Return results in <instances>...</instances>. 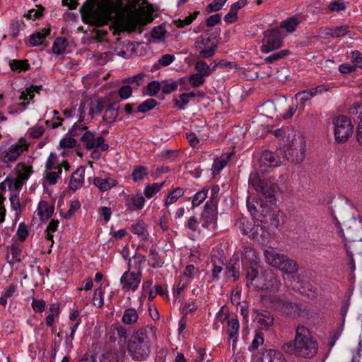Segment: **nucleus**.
<instances>
[{"mask_svg":"<svg viewBox=\"0 0 362 362\" xmlns=\"http://www.w3.org/2000/svg\"><path fill=\"white\" fill-rule=\"evenodd\" d=\"M80 12L83 22L96 26L107 24L115 14L114 25L119 32L132 33L138 25H146L152 21V18L147 19L136 11H124L123 0H107L104 4L92 0L84 4Z\"/></svg>","mask_w":362,"mask_h":362,"instance_id":"nucleus-1","label":"nucleus"},{"mask_svg":"<svg viewBox=\"0 0 362 362\" xmlns=\"http://www.w3.org/2000/svg\"><path fill=\"white\" fill-rule=\"evenodd\" d=\"M156 328L146 325L134 329L127 344V352L132 360L144 361L151 353L156 337Z\"/></svg>","mask_w":362,"mask_h":362,"instance_id":"nucleus-2","label":"nucleus"},{"mask_svg":"<svg viewBox=\"0 0 362 362\" xmlns=\"http://www.w3.org/2000/svg\"><path fill=\"white\" fill-rule=\"evenodd\" d=\"M282 349L295 356L312 358L317 353L318 343L308 327L298 325L296 327L294 339L284 344Z\"/></svg>","mask_w":362,"mask_h":362,"instance_id":"nucleus-3","label":"nucleus"},{"mask_svg":"<svg viewBox=\"0 0 362 362\" xmlns=\"http://www.w3.org/2000/svg\"><path fill=\"white\" fill-rule=\"evenodd\" d=\"M264 254L267 263L286 274H294L298 270L295 260L286 255L278 253L273 247L265 250Z\"/></svg>","mask_w":362,"mask_h":362,"instance_id":"nucleus-4","label":"nucleus"},{"mask_svg":"<svg viewBox=\"0 0 362 362\" xmlns=\"http://www.w3.org/2000/svg\"><path fill=\"white\" fill-rule=\"evenodd\" d=\"M306 144L302 136H294L291 142L284 151H281L283 157L293 163H302L305 157Z\"/></svg>","mask_w":362,"mask_h":362,"instance_id":"nucleus-5","label":"nucleus"},{"mask_svg":"<svg viewBox=\"0 0 362 362\" xmlns=\"http://www.w3.org/2000/svg\"><path fill=\"white\" fill-rule=\"evenodd\" d=\"M334 134L337 143L346 142L352 135L354 125L351 119L344 115H339L333 119Z\"/></svg>","mask_w":362,"mask_h":362,"instance_id":"nucleus-6","label":"nucleus"},{"mask_svg":"<svg viewBox=\"0 0 362 362\" xmlns=\"http://www.w3.org/2000/svg\"><path fill=\"white\" fill-rule=\"evenodd\" d=\"M249 184L255 189L261 193L264 198L272 199L274 197L278 186L272 182L263 181L257 173H251L249 179Z\"/></svg>","mask_w":362,"mask_h":362,"instance_id":"nucleus-7","label":"nucleus"},{"mask_svg":"<svg viewBox=\"0 0 362 362\" xmlns=\"http://www.w3.org/2000/svg\"><path fill=\"white\" fill-rule=\"evenodd\" d=\"M29 144L24 138H21L17 143L12 145L7 151L1 152V160L5 163H13L25 151L28 149Z\"/></svg>","mask_w":362,"mask_h":362,"instance_id":"nucleus-8","label":"nucleus"},{"mask_svg":"<svg viewBox=\"0 0 362 362\" xmlns=\"http://www.w3.org/2000/svg\"><path fill=\"white\" fill-rule=\"evenodd\" d=\"M281 281L271 271L264 272L262 276L257 279L255 284L256 290H265L272 292H277L281 287Z\"/></svg>","mask_w":362,"mask_h":362,"instance_id":"nucleus-9","label":"nucleus"},{"mask_svg":"<svg viewBox=\"0 0 362 362\" xmlns=\"http://www.w3.org/2000/svg\"><path fill=\"white\" fill-rule=\"evenodd\" d=\"M264 37L263 45L261 46V51L263 53L271 52L283 45V38L279 29L267 31Z\"/></svg>","mask_w":362,"mask_h":362,"instance_id":"nucleus-10","label":"nucleus"},{"mask_svg":"<svg viewBox=\"0 0 362 362\" xmlns=\"http://www.w3.org/2000/svg\"><path fill=\"white\" fill-rule=\"evenodd\" d=\"M195 48L199 52V56L206 59L214 55L217 45L211 42L210 37L201 35L196 40Z\"/></svg>","mask_w":362,"mask_h":362,"instance_id":"nucleus-11","label":"nucleus"},{"mask_svg":"<svg viewBox=\"0 0 362 362\" xmlns=\"http://www.w3.org/2000/svg\"><path fill=\"white\" fill-rule=\"evenodd\" d=\"M141 273L132 272V271H126L120 278V284L122 289L124 291H136L141 283Z\"/></svg>","mask_w":362,"mask_h":362,"instance_id":"nucleus-12","label":"nucleus"},{"mask_svg":"<svg viewBox=\"0 0 362 362\" xmlns=\"http://www.w3.org/2000/svg\"><path fill=\"white\" fill-rule=\"evenodd\" d=\"M81 141L88 150L100 148L101 151H105L109 148V145L105 142L104 137L100 136L95 139L94 132L86 131L81 137Z\"/></svg>","mask_w":362,"mask_h":362,"instance_id":"nucleus-13","label":"nucleus"},{"mask_svg":"<svg viewBox=\"0 0 362 362\" xmlns=\"http://www.w3.org/2000/svg\"><path fill=\"white\" fill-rule=\"evenodd\" d=\"M304 311L305 309L300 304L284 299L279 313L286 317L294 319L300 317Z\"/></svg>","mask_w":362,"mask_h":362,"instance_id":"nucleus-14","label":"nucleus"},{"mask_svg":"<svg viewBox=\"0 0 362 362\" xmlns=\"http://www.w3.org/2000/svg\"><path fill=\"white\" fill-rule=\"evenodd\" d=\"M259 167L262 172L267 171V168H274L281 165V160L276 153L264 151L259 157Z\"/></svg>","mask_w":362,"mask_h":362,"instance_id":"nucleus-15","label":"nucleus"},{"mask_svg":"<svg viewBox=\"0 0 362 362\" xmlns=\"http://www.w3.org/2000/svg\"><path fill=\"white\" fill-rule=\"evenodd\" d=\"M216 219L217 204L206 202L200 217L202 226L204 228H208L209 225L214 223Z\"/></svg>","mask_w":362,"mask_h":362,"instance_id":"nucleus-16","label":"nucleus"},{"mask_svg":"<svg viewBox=\"0 0 362 362\" xmlns=\"http://www.w3.org/2000/svg\"><path fill=\"white\" fill-rule=\"evenodd\" d=\"M269 233L266 230L260 221H257V223H255L250 229L249 238L259 243H266L269 240Z\"/></svg>","mask_w":362,"mask_h":362,"instance_id":"nucleus-17","label":"nucleus"},{"mask_svg":"<svg viewBox=\"0 0 362 362\" xmlns=\"http://www.w3.org/2000/svg\"><path fill=\"white\" fill-rule=\"evenodd\" d=\"M228 334L230 339H232L233 349H235L239 335L240 324L236 317H230L227 320Z\"/></svg>","mask_w":362,"mask_h":362,"instance_id":"nucleus-18","label":"nucleus"},{"mask_svg":"<svg viewBox=\"0 0 362 362\" xmlns=\"http://www.w3.org/2000/svg\"><path fill=\"white\" fill-rule=\"evenodd\" d=\"M259 360L261 362H286L282 353L274 349L262 351Z\"/></svg>","mask_w":362,"mask_h":362,"instance_id":"nucleus-19","label":"nucleus"},{"mask_svg":"<svg viewBox=\"0 0 362 362\" xmlns=\"http://www.w3.org/2000/svg\"><path fill=\"white\" fill-rule=\"evenodd\" d=\"M84 167H78L71 175L69 184V188L74 191L80 188L84 182Z\"/></svg>","mask_w":362,"mask_h":362,"instance_id":"nucleus-20","label":"nucleus"},{"mask_svg":"<svg viewBox=\"0 0 362 362\" xmlns=\"http://www.w3.org/2000/svg\"><path fill=\"white\" fill-rule=\"evenodd\" d=\"M284 299L279 296L265 295L262 296L261 301L264 306L279 312Z\"/></svg>","mask_w":362,"mask_h":362,"instance_id":"nucleus-21","label":"nucleus"},{"mask_svg":"<svg viewBox=\"0 0 362 362\" xmlns=\"http://www.w3.org/2000/svg\"><path fill=\"white\" fill-rule=\"evenodd\" d=\"M146 262V257L140 253H135V255L129 259L128 261V271L132 272H139L142 274V264Z\"/></svg>","mask_w":362,"mask_h":362,"instance_id":"nucleus-22","label":"nucleus"},{"mask_svg":"<svg viewBox=\"0 0 362 362\" xmlns=\"http://www.w3.org/2000/svg\"><path fill=\"white\" fill-rule=\"evenodd\" d=\"M54 211V204H49L47 202H40L37 206V214L42 221H48Z\"/></svg>","mask_w":362,"mask_h":362,"instance_id":"nucleus-23","label":"nucleus"},{"mask_svg":"<svg viewBox=\"0 0 362 362\" xmlns=\"http://www.w3.org/2000/svg\"><path fill=\"white\" fill-rule=\"evenodd\" d=\"M119 108V105L118 102H112L109 103L105 110L103 119L110 124L115 123L118 116Z\"/></svg>","mask_w":362,"mask_h":362,"instance_id":"nucleus-24","label":"nucleus"},{"mask_svg":"<svg viewBox=\"0 0 362 362\" xmlns=\"http://www.w3.org/2000/svg\"><path fill=\"white\" fill-rule=\"evenodd\" d=\"M247 0H239L230 6L229 12L224 16V21L227 23H233L238 20V11L244 7Z\"/></svg>","mask_w":362,"mask_h":362,"instance_id":"nucleus-25","label":"nucleus"},{"mask_svg":"<svg viewBox=\"0 0 362 362\" xmlns=\"http://www.w3.org/2000/svg\"><path fill=\"white\" fill-rule=\"evenodd\" d=\"M8 248L11 254V258L10 259L9 255H6L7 262L11 265L16 262H20L21 261L23 245L18 243H13Z\"/></svg>","mask_w":362,"mask_h":362,"instance_id":"nucleus-26","label":"nucleus"},{"mask_svg":"<svg viewBox=\"0 0 362 362\" xmlns=\"http://www.w3.org/2000/svg\"><path fill=\"white\" fill-rule=\"evenodd\" d=\"M145 203V198L140 194H136L126 199V206L131 211L141 210Z\"/></svg>","mask_w":362,"mask_h":362,"instance_id":"nucleus-27","label":"nucleus"},{"mask_svg":"<svg viewBox=\"0 0 362 362\" xmlns=\"http://www.w3.org/2000/svg\"><path fill=\"white\" fill-rule=\"evenodd\" d=\"M93 184L98 187L100 191L106 192L116 186L117 185V182L110 177H107L106 178L95 177L93 179Z\"/></svg>","mask_w":362,"mask_h":362,"instance_id":"nucleus-28","label":"nucleus"},{"mask_svg":"<svg viewBox=\"0 0 362 362\" xmlns=\"http://www.w3.org/2000/svg\"><path fill=\"white\" fill-rule=\"evenodd\" d=\"M130 230L134 235H136L138 238L143 241L148 239V232L146 228V225L143 221H139L135 224L132 225Z\"/></svg>","mask_w":362,"mask_h":362,"instance_id":"nucleus-29","label":"nucleus"},{"mask_svg":"<svg viewBox=\"0 0 362 362\" xmlns=\"http://www.w3.org/2000/svg\"><path fill=\"white\" fill-rule=\"evenodd\" d=\"M257 320L261 329H268L273 325L274 318L269 312L264 311L257 314Z\"/></svg>","mask_w":362,"mask_h":362,"instance_id":"nucleus-30","label":"nucleus"},{"mask_svg":"<svg viewBox=\"0 0 362 362\" xmlns=\"http://www.w3.org/2000/svg\"><path fill=\"white\" fill-rule=\"evenodd\" d=\"M50 34L49 28H44L41 31L36 32L30 35V45L36 47L43 43L45 37Z\"/></svg>","mask_w":362,"mask_h":362,"instance_id":"nucleus-31","label":"nucleus"},{"mask_svg":"<svg viewBox=\"0 0 362 362\" xmlns=\"http://www.w3.org/2000/svg\"><path fill=\"white\" fill-rule=\"evenodd\" d=\"M243 258L252 264H257L259 262V257L256 250L250 246H245L243 249Z\"/></svg>","mask_w":362,"mask_h":362,"instance_id":"nucleus-32","label":"nucleus"},{"mask_svg":"<svg viewBox=\"0 0 362 362\" xmlns=\"http://www.w3.org/2000/svg\"><path fill=\"white\" fill-rule=\"evenodd\" d=\"M139 314L136 309L129 308L124 311L122 322L127 325H132L138 322Z\"/></svg>","mask_w":362,"mask_h":362,"instance_id":"nucleus-33","label":"nucleus"},{"mask_svg":"<svg viewBox=\"0 0 362 362\" xmlns=\"http://www.w3.org/2000/svg\"><path fill=\"white\" fill-rule=\"evenodd\" d=\"M230 158V155H222L221 156L214 159L212 165V174L218 175L225 168Z\"/></svg>","mask_w":362,"mask_h":362,"instance_id":"nucleus-34","label":"nucleus"},{"mask_svg":"<svg viewBox=\"0 0 362 362\" xmlns=\"http://www.w3.org/2000/svg\"><path fill=\"white\" fill-rule=\"evenodd\" d=\"M185 190L181 187H176L170 192L165 199L164 206L168 207L175 203L177 199L184 195Z\"/></svg>","mask_w":362,"mask_h":362,"instance_id":"nucleus-35","label":"nucleus"},{"mask_svg":"<svg viewBox=\"0 0 362 362\" xmlns=\"http://www.w3.org/2000/svg\"><path fill=\"white\" fill-rule=\"evenodd\" d=\"M258 276L259 272L254 267H250L247 269L246 274L247 287H252L255 289V284L257 283V279L259 278Z\"/></svg>","mask_w":362,"mask_h":362,"instance_id":"nucleus-36","label":"nucleus"},{"mask_svg":"<svg viewBox=\"0 0 362 362\" xmlns=\"http://www.w3.org/2000/svg\"><path fill=\"white\" fill-rule=\"evenodd\" d=\"M314 95L311 89L304 90L297 93L295 95L296 100L298 101V105L303 108L306 102L314 98Z\"/></svg>","mask_w":362,"mask_h":362,"instance_id":"nucleus-37","label":"nucleus"},{"mask_svg":"<svg viewBox=\"0 0 362 362\" xmlns=\"http://www.w3.org/2000/svg\"><path fill=\"white\" fill-rule=\"evenodd\" d=\"M348 25H341L335 28H327L325 34L332 37H339L345 36L349 33Z\"/></svg>","mask_w":362,"mask_h":362,"instance_id":"nucleus-38","label":"nucleus"},{"mask_svg":"<svg viewBox=\"0 0 362 362\" xmlns=\"http://www.w3.org/2000/svg\"><path fill=\"white\" fill-rule=\"evenodd\" d=\"M216 66V65L214 66V67L211 69L204 61H199L196 62L194 69L197 70V74H199L205 78V76H208L212 74Z\"/></svg>","mask_w":362,"mask_h":362,"instance_id":"nucleus-39","label":"nucleus"},{"mask_svg":"<svg viewBox=\"0 0 362 362\" xmlns=\"http://www.w3.org/2000/svg\"><path fill=\"white\" fill-rule=\"evenodd\" d=\"M145 74L139 73L132 77H127L122 79V83L132 85L134 88H137L144 84Z\"/></svg>","mask_w":362,"mask_h":362,"instance_id":"nucleus-40","label":"nucleus"},{"mask_svg":"<svg viewBox=\"0 0 362 362\" xmlns=\"http://www.w3.org/2000/svg\"><path fill=\"white\" fill-rule=\"evenodd\" d=\"M9 65L13 71L18 72L27 71L30 69V64L28 63V60L27 59H13L10 61Z\"/></svg>","mask_w":362,"mask_h":362,"instance_id":"nucleus-41","label":"nucleus"},{"mask_svg":"<svg viewBox=\"0 0 362 362\" xmlns=\"http://www.w3.org/2000/svg\"><path fill=\"white\" fill-rule=\"evenodd\" d=\"M67 46V40L65 37H57L52 45V52L60 55L63 54Z\"/></svg>","mask_w":362,"mask_h":362,"instance_id":"nucleus-42","label":"nucleus"},{"mask_svg":"<svg viewBox=\"0 0 362 362\" xmlns=\"http://www.w3.org/2000/svg\"><path fill=\"white\" fill-rule=\"evenodd\" d=\"M148 168L143 165H137L134 168L132 173V178L134 182L143 180L148 175Z\"/></svg>","mask_w":362,"mask_h":362,"instance_id":"nucleus-43","label":"nucleus"},{"mask_svg":"<svg viewBox=\"0 0 362 362\" xmlns=\"http://www.w3.org/2000/svg\"><path fill=\"white\" fill-rule=\"evenodd\" d=\"M247 206L248 209V211H250V214L252 216V217L255 219H257V221H260L261 223L263 222V218L267 216V214L269 211L268 209L266 211V214L263 213H259L255 204L253 202H250L249 199L247 201Z\"/></svg>","mask_w":362,"mask_h":362,"instance_id":"nucleus-44","label":"nucleus"},{"mask_svg":"<svg viewBox=\"0 0 362 362\" xmlns=\"http://www.w3.org/2000/svg\"><path fill=\"white\" fill-rule=\"evenodd\" d=\"M165 182L161 183H153L147 185L144 189V195L146 197L150 199L157 192H158L163 187Z\"/></svg>","mask_w":362,"mask_h":362,"instance_id":"nucleus-45","label":"nucleus"},{"mask_svg":"<svg viewBox=\"0 0 362 362\" xmlns=\"http://www.w3.org/2000/svg\"><path fill=\"white\" fill-rule=\"evenodd\" d=\"M57 171L56 172L47 170L45 173V178L49 185H55L60 177V175L62 174V166H57Z\"/></svg>","mask_w":362,"mask_h":362,"instance_id":"nucleus-46","label":"nucleus"},{"mask_svg":"<svg viewBox=\"0 0 362 362\" xmlns=\"http://www.w3.org/2000/svg\"><path fill=\"white\" fill-rule=\"evenodd\" d=\"M158 105V102L154 99H147L140 104L136 110V112L145 113L153 109Z\"/></svg>","mask_w":362,"mask_h":362,"instance_id":"nucleus-47","label":"nucleus"},{"mask_svg":"<svg viewBox=\"0 0 362 362\" xmlns=\"http://www.w3.org/2000/svg\"><path fill=\"white\" fill-rule=\"evenodd\" d=\"M84 116H80L79 119L76 122L71 129L69 131L71 135L74 136H78L83 130L87 129V127L84 124Z\"/></svg>","mask_w":362,"mask_h":362,"instance_id":"nucleus-48","label":"nucleus"},{"mask_svg":"<svg viewBox=\"0 0 362 362\" xmlns=\"http://www.w3.org/2000/svg\"><path fill=\"white\" fill-rule=\"evenodd\" d=\"M290 54L288 49H282L278 52L273 53L264 59V62L267 64H272L276 61L284 58Z\"/></svg>","mask_w":362,"mask_h":362,"instance_id":"nucleus-49","label":"nucleus"},{"mask_svg":"<svg viewBox=\"0 0 362 362\" xmlns=\"http://www.w3.org/2000/svg\"><path fill=\"white\" fill-rule=\"evenodd\" d=\"M112 332L113 334H117V337L125 341L128 337L127 329L119 324H114L112 325Z\"/></svg>","mask_w":362,"mask_h":362,"instance_id":"nucleus-50","label":"nucleus"},{"mask_svg":"<svg viewBox=\"0 0 362 362\" xmlns=\"http://www.w3.org/2000/svg\"><path fill=\"white\" fill-rule=\"evenodd\" d=\"M236 227L243 235H248L251 228V223L246 218H240L235 223Z\"/></svg>","mask_w":362,"mask_h":362,"instance_id":"nucleus-51","label":"nucleus"},{"mask_svg":"<svg viewBox=\"0 0 362 362\" xmlns=\"http://www.w3.org/2000/svg\"><path fill=\"white\" fill-rule=\"evenodd\" d=\"M149 257L153 261L151 267L153 268L161 267L163 264V261L158 255V252L154 248H151L149 250Z\"/></svg>","mask_w":362,"mask_h":362,"instance_id":"nucleus-52","label":"nucleus"},{"mask_svg":"<svg viewBox=\"0 0 362 362\" xmlns=\"http://www.w3.org/2000/svg\"><path fill=\"white\" fill-rule=\"evenodd\" d=\"M199 14V11H194L189 16L185 17L183 20L179 19L178 21H175V24L179 28H182L186 25H188L192 23V21L197 18V16Z\"/></svg>","mask_w":362,"mask_h":362,"instance_id":"nucleus-53","label":"nucleus"},{"mask_svg":"<svg viewBox=\"0 0 362 362\" xmlns=\"http://www.w3.org/2000/svg\"><path fill=\"white\" fill-rule=\"evenodd\" d=\"M298 21L295 17H291L286 21H284L281 24V28H285L288 32L291 33L296 30Z\"/></svg>","mask_w":362,"mask_h":362,"instance_id":"nucleus-54","label":"nucleus"},{"mask_svg":"<svg viewBox=\"0 0 362 362\" xmlns=\"http://www.w3.org/2000/svg\"><path fill=\"white\" fill-rule=\"evenodd\" d=\"M188 81L193 88H197L202 86L205 82V78L199 74H192L189 76Z\"/></svg>","mask_w":362,"mask_h":362,"instance_id":"nucleus-55","label":"nucleus"},{"mask_svg":"<svg viewBox=\"0 0 362 362\" xmlns=\"http://www.w3.org/2000/svg\"><path fill=\"white\" fill-rule=\"evenodd\" d=\"M208 189H203L197 192L192 199V204L193 207L199 206L207 197Z\"/></svg>","mask_w":362,"mask_h":362,"instance_id":"nucleus-56","label":"nucleus"},{"mask_svg":"<svg viewBox=\"0 0 362 362\" xmlns=\"http://www.w3.org/2000/svg\"><path fill=\"white\" fill-rule=\"evenodd\" d=\"M37 9L30 10L28 13L24 15V17H25L27 19H29V20H35V19H38L40 17H42L43 15L45 8L41 5H37Z\"/></svg>","mask_w":362,"mask_h":362,"instance_id":"nucleus-57","label":"nucleus"},{"mask_svg":"<svg viewBox=\"0 0 362 362\" xmlns=\"http://www.w3.org/2000/svg\"><path fill=\"white\" fill-rule=\"evenodd\" d=\"M93 304L98 308H101L103 305V291L101 287H99L94 291Z\"/></svg>","mask_w":362,"mask_h":362,"instance_id":"nucleus-58","label":"nucleus"},{"mask_svg":"<svg viewBox=\"0 0 362 362\" xmlns=\"http://www.w3.org/2000/svg\"><path fill=\"white\" fill-rule=\"evenodd\" d=\"M80 208V202L78 200H74L71 202L70 207L68 211L64 214H61V216L66 219H69Z\"/></svg>","mask_w":362,"mask_h":362,"instance_id":"nucleus-59","label":"nucleus"},{"mask_svg":"<svg viewBox=\"0 0 362 362\" xmlns=\"http://www.w3.org/2000/svg\"><path fill=\"white\" fill-rule=\"evenodd\" d=\"M104 109V104L102 100H98L95 102L91 103V106L89 109V115L93 117L95 114L100 113Z\"/></svg>","mask_w":362,"mask_h":362,"instance_id":"nucleus-60","label":"nucleus"},{"mask_svg":"<svg viewBox=\"0 0 362 362\" xmlns=\"http://www.w3.org/2000/svg\"><path fill=\"white\" fill-rule=\"evenodd\" d=\"M226 1L227 0H214L206 6V11L208 13L218 11L223 8Z\"/></svg>","mask_w":362,"mask_h":362,"instance_id":"nucleus-61","label":"nucleus"},{"mask_svg":"<svg viewBox=\"0 0 362 362\" xmlns=\"http://www.w3.org/2000/svg\"><path fill=\"white\" fill-rule=\"evenodd\" d=\"M264 341L263 334L260 332H256L255 337L252 341V344L249 346L248 349L252 351L259 348L262 345Z\"/></svg>","mask_w":362,"mask_h":362,"instance_id":"nucleus-62","label":"nucleus"},{"mask_svg":"<svg viewBox=\"0 0 362 362\" xmlns=\"http://www.w3.org/2000/svg\"><path fill=\"white\" fill-rule=\"evenodd\" d=\"M45 132V128L43 126H35L28 129V134L29 136L32 139H39L40 138Z\"/></svg>","mask_w":362,"mask_h":362,"instance_id":"nucleus-63","label":"nucleus"},{"mask_svg":"<svg viewBox=\"0 0 362 362\" xmlns=\"http://www.w3.org/2000/svg\"><path fill=\"white\" fill-rule=\"evenodd\" d=\"M18 168L19 170V175L23 180H27L33 173L32 167L26 165L24 163H19Z\"/></svg>","mask_w":362,"mask_h":362,"instance_id":"nucleus-64","label":"nucleus"}]
</instances>
